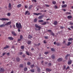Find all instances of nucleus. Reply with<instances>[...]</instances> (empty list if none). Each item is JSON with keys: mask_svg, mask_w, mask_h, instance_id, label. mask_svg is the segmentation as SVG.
<instances>
[{"mask_svg": "<svg viewBox=\"0 0 73 73\" xmlns=\"http://www.w3.org/2000/svg\"><path fill=\"white\" fill-rule=\"evenodd\" d=\"M16 26L17 28H20H20H22V26H21V25L20 23H17L16 24Z\"/></svg>", "mask_w": 73, "mask_h": 73, "instance_id": "obj_1", "label": "nucleus"}, {"mask_svg": "<svg viewBox=\"0 0 73 73\" xmlns=\"http://www.w3.org/2000/svg\"><path fill=\"white\" fill-rule=\"evenodd\" d=\"M35 27L36 28H38V29H35V30H36V31H38V30L40 31V30L41 29V27L39 26L37 24H35Z\"/></svg>", "mask_w": 73, "mask_h": 73, "instance_id": "obj_2", "label": "nucleus"}, {"mask_svg": "<svg viewBox=\"0 0 73 73\" xmlns=\"http://www.w3.org/2000/svg\"><path fill=\"white\" fill-rule=\"evenodd\" d=\"M8 20H9V19L8 18H3L0 19V20H2L3 21H7Z\"/></svg>", "mask_w": 73, "mask_h": 73, "instance_id": "obj_3", "label": "nucleus"}, {"mask_svg": "<svg viewBox=\"0 0 73 73\" xmlns=\"http://www.w3.org/2000/svg\"><path fill=\"white\" fill-rule=\"evenodd\" d=\"M11 23H12L11 22V21H10V22H8L7 23L5 24V25L8 26L9 25H11Z\"/></svg>", "mask_w": 73, "mask_h": 73, "instance_id": "obj_4", "label": "nucleus"}, {"mask_svg": "<svg viewBox=\"0 0 73 73\" xmlns=\"http://www.w3.org/2000/svg\"><path fill=\"white\" fill-rule=\"evenodd\" d=\"M44 15H42L41 16H40L38 17V19H42L43 18V17L44 16Z\"/></svg>", "mask_w": 73, "mask_h": 73, "instance_id": "obj_5", "label": "nucleus"}, {"mask_svg": "<svg viewBox=\"0 0 73 73\" xmlns=\"http://www.w3.org/2000/svg\"><path fill=\"white\" fill-rule=\"evenodd\" d=\"M9 11H10V10H11V9H12V8H11V4L10 3H9Z\"/></svg>", "mask_w": 73, "mask_h": 73, "instance_id": "obj_6", "label": "nucleus"}, {"mask_svg": "<svg viewBox=\"0 0 73 73\" xmlns=\"http://www.w3.org/2000/svg\"><path fill=\"white\" fill-rule=\"evenodd\" d=\"M30 15V13H29V11H26L25 12V15Z\"/></svg>", "mask_w": 73, "mask_h": 73, "instance_id": "obj_7", "label": "nucleus"}, {"mask_svg": "<svg viewBox=\"0 0 73 73\" xmlns=\"http://www.w3.org/2000/svg\"><path fill=\"white\" fill-rule=\"evenodd\" d=\"M8 39L10 40H13V38L11 36L9 37L8 38Z\"/></svg>", "mask_w": 73, "mask_h": 73, "instance_id": "obj_8", "label": "nucleus"}, {"mask_svg": "<svg viewBox=\"0 0 73 73\" xmlns=\"http://www.w3.org/2000/svg\"><path fill=\"white\" fill-rule=\"evenodd\" d=\"M34 15H36V16H38V15H42V13H33Z\"/></svg>", "mask_w": 73, "mask_h": 73, "instance_id": "obj_9", "label": "nucleus"}, {"mask_svg": "<svg viewBox=\"0 0 73 73\" xmlns=\"http://www.w3.org/2000/svg\"><path fill=\"white\" fill-rule=\"evenodd\" d=\"M58 61V62H60V61H62V58H60L57 60Z\"/></svg>", "mask_w": 73, "mask_h": 73, "instance_id": "obj_10", "label": "nucleus"}, {"mask_svg": "<svg viewBox=\"0 0 73 73\" xmlns=\"http://www.w3.org/2000/svg\"><path fill=\"white\" fill-rule=\"evenodd\" d=\"M28 38L31 40V38H33V36H31V35H29L28 36Z\"/></svg>", "mask_w": 73, "mask_h": 73, "instance_id": "obj_11", "label": "nucleus"}, {"mask_svg": "<svg viewBox=\"0 0 73 73\" xmlns=\"http://www.w3.org/2000/svg\"><path fill=\"white\" fill-rule=\"evenodd\" d=\"M31 43H32V42H31V41L28 40L27 41V44H28V45H30Z\"/></svg>", "mask_w": 73, "mask_h": 73, "instance_id": "obj_12", "label": "nucleus"}, {"mask_svg": "<svg viewBox=\"0 0 73 73\" xmlns=\"http://www.w3.org/2000/svg\"><path fill=\"white\" fill-rule=\"evenodd\" d=\"M12 33L14 36H16V33H15L14 31H12Z\"/></svg>", "mask_w": 73, "mask_h": 73, "instance_id": "obj_13", "label": "nucleus"}, {"mask_svg": "<svg viewBox=\"0 0 73 73\" xmlns=\"http://www.w3.org/2000/svg\"><path fill=\"white\" fill-rule=\"evenodd\" d=\"M9 48V46L8 45H6V46L4 47V49H6Z\"/></svg>", "mask_w": 73, "mask_h": 73, "instance_id": "obj_14", "label": "nucleus"}, {"mask_svg": "<svg viewBox=\"0 0 73 73\" xmlns=\"http://www.w3.org/2000/svg\"><path fill=\"white\" fill-rule=\"evenodd\" d=\"M66 7H67V5H62V8H65Z\"/></svg>", "mask_w": 73, "mask_h": 73, "instance_id": "obj_15", "label": "nucleus"}, {"mask_svg": "<svg viewBox=\"0 0 73 73\" xmlns=\"http://www.w3.org/2000/svg\"><path fill=\"white\" fill-rule=\"evenodd\" d=\"M21 6H22V5H21V4H19V5H18L17 6V8H20V7H21Z\"/></svg>", "mask_w": 73, "mask_h": 73, "instance_id": "obj_16", "label": "nucleus"}, {"mask_svg": "<svg viewBox=\"0 0 73 73\" xmlns=\"http://www.w3.org/2000/svg\"><path fill=\"white\" fill-rule=\"evenodd\" d=\"M67 18L68 19H70L72 18V16L71 15H69L67 17Z\"/></svg>", "mask_w": 73, "mask_h": 73, "instance_id": "obj_17", "label": "nucleus"}, {"mask_svg": "<svg viewBox=\"0 0 73 73\" xmlns=\"http://www.w3.org/2000/svg\"><path fill=\"white\" fill-rule=\"evenodd\" d=\"M16 60L17 61V62H19V61H20V58L18 57H17L16 58Z\"/></svg>", "mask_w": 73, "mask_h": 73, "instance_id": "obj_18", "label": "nucleus"}, {"mask_svg": "<svg viewBox=\"0 0 73 73\" xmlns=\"http://www.w3.org/2000/svg\"><path fill=\"white\" fill-rule=\"evenodd\" d=\"M71 63H72V60L69 61L68 62V65H70V64H71Z\"/></svg>", "mask_w": 73, "mask_h": 73, "instance_id": "obj_19", "label": "nucleus"}, {"mask_svg": "<svg viewBox=\"0 0 73 73\" xmlns=\"http://www.w3.org/2000/svg\"><path fill=\"white\" fill-rule=\"evenodd\" d=\"M46 70L47 72H50L52 71V70L49 68H46Z\"/></svg>", "mask_w": 73, "mask_h": 73, "instance_id": "obj_20", "label": "nucleus"}, {"mask_svg": "<svg viewBox=\"0 0 73 73\" xmlns=\"http://www.w3.org/2000/svg\"><path fill=\"white\" fill-rule=\"evenodd\" d=\"M57 23H58L57 21H55L54 22V25H56L57 24Z\"/></svg>", "mask_w": 73, "mask_h": 73, "instance_id": "obj_21", "label": "nucleus"}, {"mask_svg": "<svg viewBox=\"0 0 73 73\" xmlns=\"http://www.w3.org/2000/svg\"><path fill=\"white\" fill-rule=\"evenodd\" d=\"M33 7V5H30L29 7V9H31Z\"/></svg>", "mask_w": 73, "mask_h": 73, "instance_id": "obj_22", "label": "nucleus"}, {"mask_svg": "<svg viewBox=\"0 0 73 73\" xmlns=\"http://www.w3.org/2000/svg\"><path fill=\"white\" fill-rule=\"evenodd\" d=\"M1 70H0V72H3L4 71V70L2 68H0Z\"/></svg>", "mask_w": 73, "mask_h": 73, "instance_id": "obj_23", "label": "nucleus"}, {"mask_svg": "<svg viewBox=\"0 0 73 73\" xmlns=\"http://www.w3.org/2000/svg\"><path fill=\"white\" fill-rule=\"evenodd\" d=\"M5 25L2 24L1 25H0V27L1 28H2V27H5Z\"/></svg>", "mask_w": 73, "mask_h": 73, "instance_id": "obj_24", "label": "nucleus"}, {"mask_svg": "<svg viewBox=\"0 0 73 73\" xmlns=\"http://www.w3.org/2000/svg\"><path fill=\"white\" fill-rule=\"evenodd\" d=\"M38 22L39 23H43L44 22V21L43 20H39L38 21Z\"/></svg>", "mask_w": 73, "mask_h": 73, "instance_id": "obj_25", "label": "nucleus"}, {"mask_svg": "<svg viewBox=\"0 0 73 73\" xmlns=\"http://www.w3.org/2000/svg\"><path fill=\"white\" fill-rule=\"evenodd\" d=\"M41 25H45L46 24V22H44L43 23L41 24Z\"/></svg>", "mask_w": 73, "mask_h": 73, "instance_id": "obj_26", "label": "nucleus"}, {"mask_svg": "<svg viewBox=\"0 0 73 73\" xmlns=\"http://www.w3.org/2000/svg\"><path fill=\"white\" fill-rule=\"evenodd\" d=\"M66 15H71V13L70 12H67L66 13Z\"/></svg>", "mask_w": 73, "mask_h": 73, "instance_id": "obj_27", "label": "nucleus"}, {"mask_svg": "<svg viewBox=\"0 0 73 73\" xmlns=\"http://www.w3.org/2000/svg\"><path fill=\"white\" fill-rule=\"evenodd\" d=\"M30 71L31 72H33V73L35 72V70H34V69H33L30 70Z\"/></svg>", "mask_w": 73, "mask_h": 73, "instance_id": "obj_28", "label": "nucleus"}, {"mask_svg": "<svg viewBox=\"0 0 73 73\" xmlns=\"http://www.w3.org/2000/svg\"><path fill=\"white\" fill-rule=\"evenodd\" d=\"M21 49L23 50V49H24V46H22L21 47Z\"/></svg>", "mask_w": 73, "mask_h": 73, "instance_id": "obj_29", "label": "nucleus"}, {"mask_svg": "<svg viewBox=\"0 0 73 73\" xmlns=\"http://www.w3.org/2000/svg\"><path fill=\"white\" fill-rule=\"evenodd\" d=\"M26 54L28 55V56H29V52H26Z\"/></svg>", "mask_w": 73, "mask_h": 73, "instance_id": "obj_30", "label": "nucleus"}, {"mask_svg": "<svg viewBox=\"0 0 73 73\" xmlns=\"http://www.w3.org/2000/svg\"><path fill=\"white\" fill-rule=\"evenodd\" d=\"M37 21V19L36 18H35L34 20V22H35V23H36V22Z\"/></svg>", "mask_w": 73, "mask_h": 73, "instance_id": "obj_31", "label": "nucleus"}, {"mask_svg": "<svg viewBox=\"0 0 73 73\" xmlns=\"http://www.w3.org/2000/svg\"><path fill=\"white\" fill-rule=\"evenodd\" d=\"M51 35H52V36H54V33H53L52 32H51Z\"/></svg>", "mask_w": 73, "mask_h": 73, "instance_id": "obj_32", "label": "nucleus"}, {"mask_svg": "<svg viewBox=\"0 0 73 73\" xmlns=\"http://www.w3.org/2000/svg\"><path fill=\"white\" fill-rule=\"evenodd\" d=\"M56 44H57V46H59L60 45V43H56Z\"/></svg>", "mask_w": 73, "mask_h": 73, "instance_id": "obj_33", "label": "nucleus"}, {"mask_svg": "<svg viewBox=\"0 0 73 73\" xmlns=\"http://www.w3.org/2000/svg\"><path fill=\"white\" fill-rule=\"evenodd\" d=\"M71 44H72V43L70 42H68L67 44L68 46H69V45H70Z\"/></svg>", "mask_w": 73, "mask_h": 73, "instance_id": "obj_34", "label": "nucleus"}, {"mask_svg": "<svg viewBox=\"0 0 73 73\" xmlns=\"http://www.w3.org/2000/svg\"><path fill=\"white\" fill-rule=\"evenodd\" d=\"M23 35H21V36H20V38L21 39V40H22V39H23Z\"/></svg>", "mask_w": 73, "mask_h": 73, "instance_id": "obj_35", "label": "nucleus"}, {"mask_svg": "<svg viewBox=\"0 0 73 73\" xmlns=\"http://www.w3.org/2000/svg\"><path fill=\"white\" fill-rule=\"evenodd\" d=\"M7 15V16H11V13H8Z\"/></svg>", "mask_w": 73, "mask_h": 73, "instance_id": "obj_36", "label": "nucleus"}, {"mask_svg": "<svg viewBox=\"0 0 73 73\" xmlns=\"http://www.w3.org/2000/svg\"><path fill=\"white\" fill-rule=\"evenodd\" d=\"M52 4H56V2L55 1H53L52 2Z\"/></svg>", "mask_w": 73, "mask_h": 73, "instance_id": "obj_37", "label": "nucleus"}, {"mask_svg": "<svg viewBox=\"0 0 73 73\" xmlns=\"http://www.w3.org/2000/svg\"><path fill=\"white\" fill-rule=\"evenodd\" d=\"M51 51H55V50H54V48H52L51 49Z\"/></svg>", "mask_w": 73, "mask_h": 73, "instance_id": "obj_38", "label": "nucleus"}, {"mask_svg": "<svg viewBox=\"0 0 73 73\" xmlns=\"http://www.w3.org/2000/svg\"><path fill=\"white\" fill-rule=\"evenodd\" d=\"M31 68H33V67H34V66H35L34 65V64H33V65H31Z\"/></svg>", "mask_w": 73, "mask_h": 73, "instance_id": "obj_39", "label": "nucleus"}, {"mask_svg": "<svg viewBox=\"0 0 73 73\" xmlns=\"http://www.w3.org/2000/svg\"><path fill=\"white\" fill-rule=\"evenodd\" d=\"M73 39L72 38H71L68 39V41H70L71 40H73Z\"/></svg>", "mask_w": 73, "mask_h": 73, "instance_id": "obj_40", "label": "nucleus"}, {"mask_svg": "<svg viewBox=\"0 0 73 73\" xmlns=\"http://www.w3.org/2000/svg\"><path fill=\"white\" fill-rule=\"evenodd\" d=\"M51 57L53 59H54V56L53 55Z\"/></svg>", "mask_w": 73, "mask_h": 73, "instance_id": "obj_41", "label": "nucleus"}, {"mask_svg": "<svg viewBox=\"0 0 73 73\" xmlns=\"http://www.w3.org/2000/svg\"><path fill=\"white\" fill-rule=\"evenodd\" d=\"M20 67L21 68H23V65L20 64Z\"/></svg>", "mask_w": 73, "mask_h": 73, "instance_id": "obj_42", "label": "nucleus"}, {"mask_svg": "<svg viewBox=\"0 0 73 73\" xmlns=\"http://www.w3.org/2000/svg\"><path fill=\"white\" fill-rule=\"evenodd\" d=\"M24 71H27V68H25L24 69Z\"/></svg>", "mask_w": 73, "mask_h": 73, "instance_id": "obj_43", "label": "nucleus"}, {"mask_svg": "<svg viewBox=\"0 0 73 73\" xmlns=\"http://www.w3.org/2000/svg\"><path fill=\"white\" fill-rule=\"evenodd\" d=\"M47 31L48 32H50L51 33V32H52V30H48Z\"/></svg>", "mask_w": 73, "mask_h": 73, "instance_id": "obj_44", "label": "nucleus"}, {"mask_svg": "<svg viewBox=\"0 0 73 73\" xmlns=\"http://www.w3.org/2000/svg\"><path fill=\"white\" fill-rule=\"evenodd\" d=\"M45 6H46V7H49V5H47V4H45Z\"/></svg>", "mask_w": 73, "mask_h": 73, "instance_id": "obj_45", "label": "nucleus"}, {"mask_svg": "<svg viewBox=\"0 0 73 73\" xmlns=\"http://www.w3.org/2000/svg\"><path fill=\"white\" fill-rule=\"evenodd\" d=\"M44 38H45V39H48V36H44Z\"/></svg>", "mask_w": 73, "mask_h": 73, "instance_id": "obj_46", "label": "nucleus"}, {"mask_svg": "<svg viewBox=\"0 0 73 73\" xmlns=\"http://www.w3.org/2000/svg\"><path fill=\"white\" fill-rule=\"evenodd\" d=\"M37 71H38V72H40V68H38L37 69Z\"/></svg>", "mask_w": 73, "mask_h": 73, "instance_id": "obj_47", "label": "nucleus"}, {"mask_svg": "<svg viewBox=\"0 0 73 73\" xmlns=\"http://www.w3.org/2000/svg\"><path fill=\"white\" fill-rule=\"evenodd\" d=\"M55 9H57L58 7L57 6H55L54 7Z\"/></svg>", "mask_w": 73, "mask_h": 73, "instance_id": "obj_48", "label": "nucleus"}, {"mask_svg": "<svg viewBox=\"0 0 73 73\" xmlns=\"http://www.w3.org/2000/svg\"><path fill=\"white\" fill-rule=\"evenodd\" d=\"M68 69H69V66H68L67 68H66V70H67Z\"/></svg>", "mask_w": 73, "mask_h": 73, "instance_id": "obj_49", "label": "nucleus"}, {"mask_svg": "<svg viewBox=\"0 0 73 73\" xmlns=\"http://www.w3.org/2000/svg\"><path fill=\"white\" fill-rule=\"evenodd\" d=\"M65 58H66V60H67L68 59V56L66 55L65 56Z\"/></svg>", "mask_w": 73, "mask_h": 73, "instance_id": "obj_50", "label": "nucleus"}, {"mask_svg": "<svg viewBox=\"0 0 73 73\" xmlns=\"http://www.w3.org/2000/svg\"><path fill=\"white\" fill-rule=\"evenodd\" d=\"M44 54H48V52H45Z\"/></svg>", "mask_w": 73, "mask_h": 73, "instance_id": "obj_51", "label": "nucleus"}, {"mask_svg": "<svg viewBox=\"0 0 73 73\" xmlns=\"http://www.w3.org/2000/svg\"><path fill=\"white\" fill-rule=\"evenodd\" d=\"M31 64V63L29 62L27 63V65H29Z\"/></svg>", "mask_w": 73, "mask_h": 73, "instance_id": "obj_52", "label": "nucleus"}, {"mask_svg": "<svg viewBox=\"0 0 73 73\" xmlns=\"http://www.w3.org/2000/svg\"><path fill=\"white\" fill-rule=\"evenodd\" d=\"M67 57H68L69 56H70V54H67V55H66Z\"/></svg>", "mask_w": 73, "mask_h": 73, "instance_id": "obj_53", "label": "nucleus"}, {"mask_svg": "<svg viewBox=\"0 0 73 73\" xmlns=\"http://www.w3.org/2000/svg\"><path fill=\"white\" fill-rule=\"evenodd\" d=\"M63 67V69H65V68H66V66H64Z\"/></svg>", "mask_w": 73, "mask_h": 73, "instance_id": "obj_54", "label": "nucleus"}, {"mask_svg": "<svg viewBox=\"0 0 73 73\" xmlns=\"http://www.w3.org/2000/svg\"><path fill=\"white\" fill-rule=\"evenodd\" d=\"M44 44H46V40H44Z\"/></svg>", "mask_w": 73, "mask_h": 73, "instance_id": "obj_55", "label": "nucleus"}, {"mask_svg": "<svg viewBox=\"0 0 73 73\" xmlns=\"http://www.w3.org/2000/svg\"><path fill=\"white\" fill-rule=\"evenodd\" d=\"M5 54H6V53H5V52L3 53L2 54V56H4V55H5Z\"/></svg>", "mask_w": 73, "mask_h": 73, "instance_id": "obj_56", "label": "nucleus"}, {"mask_svg": "<svg viewBox=\"0 0 73 73\" xmlns=\"http://www.w3.org/2000/svg\"><path fill=\"white\" fill-rule=\"evenodd\" d=\"M48 65L49 66H51V65H52V64L50 63H48Z\"/></svg>", "mask_w": 73, "mask_h": 73, "instance_id": "obj_57", "label": "nucleus"}, {"mask_svg": "<svg viewBox=\"0 0 73 73\" xmlns=\"http://www.w3.org/2000/svg\"><path fill=\"white\" fill-rule=\"evenodd\" d=\"M7 54L8 56H9V55H10V54L9 53V52H8L7 53Z\"/></svg>", "mask_w": 73, "mask_h": 73, "instance_id": "obj_58", "label": "nucleus"}, {"mask_svg": "<svg viewBox=\"0 0 73 73\" xmlns=\"http://www.w3.org/2000/svg\"><path fill=\"white\" fill-rule=\"evenodd\" d=\"M22 39H19L18 40V41H21V40Z\"/></svg>", "mask_w": 73, "mask_h": 73, "instance_id": "obj_59", "label": "nucleus"}, {"mask_svg": "<svg viewBox=\"0 0 73 73\" xmlns=\"http://www.w3.org/2000/svg\"><path fill=\"white\" fill-rule=\"evenodd\" d=\"M70 24H71V25H73V23L70 22Z\"/></svg>", "mask_w": 73, "mask_h": 73, "instance_id": "obj_60", "label": "nucleus"}, {"mask_svg": "<svg viewBox=\"0 0 73 73\" xmlns=\"http://www.w3.org/2000/svg\"><path fill=\"white\" fill-rule=\"evenodd\" d=\"M21 55V54H23V52H20V53H19Z\"/></svg>", "mask_w": 73, "mask_h": 73, "instance_id": "obj_61", "label": "nucleus"}, {"mask_svg": "<svg viewBox=\"0 0 73 73\" xmlns=\"http://www.w3.org/2000/svg\"><path fill=\"white\" fill-rule=\"evenodd\" d=\"M70 28H71V29H73V26H71Z\"/></svg>", "mask_w": 73, "mask_h": 73, "instance_id": "obj_62", "label": "nucleus"}, {"mask_svg": "<svg viewBox=\"0 0 73 73\" xmlns=\"http://www.w3.org/2000/svg\"><path fill=\"white\" fill-rule=\"evenodd\" d=\"M40 43H38V44H37L38 46H39V45H40Z\"/></svg>", "mask_w": 73, "mask_h": 73, "instance_id": "obj_63", "label": "nucleus"}, {"mask_svg": "<svg viewBox=\"0 0 73 73\" xmlns=\"http://www.w3.org/2000/svg\"><path fill=\"white\" fill-rule=\"evenodd\" d=\"M25 8H28V7L27 6L25 5Z\"/></svg>", "mask_w": 73, "mask_h": 73, "instance_id": "obj_64", "label": "nucleus"}]
</instances>
